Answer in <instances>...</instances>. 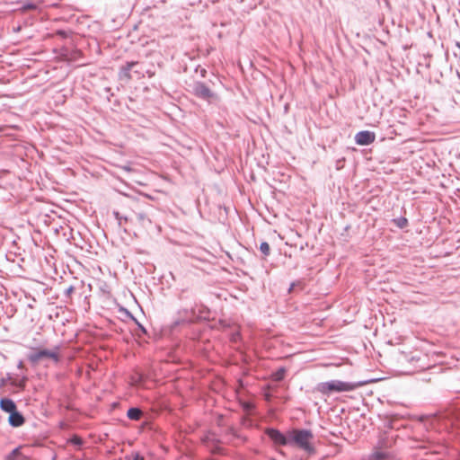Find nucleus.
<instances>
[{"label":"nucleus","instance_id":"obj_1","mask_svg":"<svg viewBox=\"0 0 460 460\" xmlns=\"http://www.w3.org/2000/svg\"><path fill=\"white\" fill-rule=\"evenodd\" d=\"M123 219L125 222H130L137 228H143L146 224L151 223L146 211L145 203L138 200H131L125 206Z\"/></svg>","mask_w":460,"mask_h":460},{"label":"nucleus","instance_id":"obj_2","mask_svg":"<svg viewBox=\"0 0 460 460\" xmlns=\"http://www.w3.org/2000/svg\"><path fill=\"white\" fill-rule=\"evenodd\" d=\"M313 439L314 435L310 430L292 429L289 431V444L295 445L305 452H314Z\"/></svg>","mask_w":460,"mask_h":460},{"label":"nucleus","instance_id":"obj_3","mask_svg":"<svg viewBox=\"0 0 460 460\" xmlns=\"http://www.w3.org/2000/svg\"><path fill=\"white\" fill-rule=\"evenodd\" d=\"M358 385L351 383L333 380L330 382L320 383L317 391L323 394H329L332 392H349L356 389Z\"/></svg>","mask_w":460,"mask_h":460},{"label":"nucleus","instance_id":"obj_4","mask_svg":"<svg viewBox=\"0 0 460 460\" xmlns=\"http://www.w3.org/2000/svg\"><path fill=\"white\" fill-rule=\"evenodd\" d=\"M46 358L58 362L60 360L59 349L58 347L53 349H34L28 356L29 361L35 365Z\"/></svg>","mask_w":460,"mask_h":460},{"label":"nucleus","instance_id":"obj_5","mask_svg":"<svg viewBox=\"0 0 460 460\" xmlns=\"http://www.w3.org/2000/svg\"><path fill=\"white\" fill-rule=\"evenodd\" d=\"M192 93L202 99L210 100L215 97L211 90L202 83H196L192 86Z\"/></svg>","mask_w":460,"mask_h":460},{"label":"nucleus","instance_id":"obj_6","mask_svg":"<svg viewBox=\"0 0 460 460\" xmlns=\"http://www.w3.org/2000/svg\"><path fill=\"white\" fill-rule=\"evenodd\" d=\"M269 438L277 445H288L289 444V432L288 436H285L278 429H269L266 431Z\"/></svg>","mask_w":460,"mask_h":460},{"label":"nucleus","instance_id":"obj_7","mask_svg":"<svg viewBox=\"0 0 460 460\" xmlns=\"http://www.w3.org/2000/svg\"><path fill=\"white\" fill-rule=\"evenodd\" d=\"M376 139V135L374 132H370L367 130L360 131L356 134L355 141L359 146H367L372 144Z\"/></svg>","mask_w":460,"mask_h":460},{"label":"nucleus","instance_id":"obj_8","mask_svg":"<svg viewBox=\"0 0 460 460\" xmlns=\"http://www.w3.org/2000/svg\"><path fill=\"white\" fill-rule=\"evenodd\" d=\"M8 421L10 425L13 427H20L24 423L25 420L22 417V415L16 410L13 412L10 413Z\"/></svg>","mask_w":460,"mask_h":460},{"label":"nucleus","instance_id":"obj_9","mask_svg":"<svg viewBox=\"0 0 460 460\" xmlns=\"http://www.w3.org/2000/svg\"><path fill=\"white\" fill-rule=\"evenodd\" d=\"M0 408L2 411L11 413L16 411V405L14 402L8 398H3L0 400Z\"/></svg>","mask_w":460,"mask_h":460},{"label":"nucleus","instance_id":"obj_10","mask_svg":"<svg viewBox=\"0 0 460 460\" xmlns=\"http://www.w3.org/2000/svg\"><path fill=\"white\" fill-rule=\"evenodd\" d=\"M5 460H27V457L21 452L20 448L13 450L6 457Z\"/></svg>","mask_w":460,"mask_h":460},{"label":"nucleus","instance_id":"obj_11","mask_svg":"<svg viewBox=\"0 0 460 460\" xmlns=\"http://www.w3.org/2000/svg\"><path fill=\"white\" fill-rule=\"evenodd\" d=\"M127 416L133 420H138L142 416V411L137 408H130L128 411Z\"/></svg>","mask_w":460,"mask_h":460},{"label":"nucleus","instance_id":"obj_12","mask_svg":"<svg viewBox=\"0 0 460 460\" xmlns=\"http://www.w3.org/2000/svg\"><path fill=\"white\" fill-rule=\"evenodd\" d=\"M372 457L375 460H385L390 457V454L387 451H383V450L378 449L373 453Z\"/></svg>","mask_w":460,"mask_h":460},{"label":"nucleus","instance_id":"obj_13","mask_svg":"<svg viewBox=\"0 0 460 460\" xmlns=\"http://www.w3.org/2000/svg\"><path fill=\"white\" fill-rule=\"evenodd\" d=\"M285 374L286 370L284 368H280L273 374V378L276 381H281L282 379H284Z\"/></svg>","mask_w":460,"mask_h":460},{"label":"nucleus","instance_id":"obj_14","mask_svg":"<svg viewBox=\"0 0 460 460\" xmlns=\"http://www.w3.org/2000/svg\"><path fill=\"white\" fill-rule=\"evenodd\" d=\"M260 251L265 255L268 256L270 252V244L266 242H263L260 245Z\"/></svg>","mask_w":460,"mask_h":460},{"label":"nucleus","instance_id":"obj_15","mask_svg":"<svg viewBox=\"0 0 460 460\" xmlns=\"http://www.w3.org/2000/svg\"><path fill=\"white\" fill-rule=\"evenodd\" d=\"M394 223L400 228H403L408 225V220L405 217H400L394 220Z\"/></svg>","mask_w":460,"mask_h":460},{"label":"nucleus","instance_id":"obj_16","mask_svg":"<svg viewBox=\"0 0 460 460\" xmlns=\"http://www.w3.org/2000/svg\"><path fill=\"white\" fill-rule=\"evenodd\" d=\"M137 65V62H128L123 67H122V71H127V72H129L131 70V68Z\"/></svg>","mask_w":460,"mask_h":460},{"label":"nucleus","instance_id":"obj_17","mask_svg":"<svg viewBox=\"0 0 460 460\" xmlns=\"http://www.w3.org/2000/svg\"><path fill=\"white\" fill-rule=\"evenodd\" d=\"M71 442H72L73 444H75V445H81V444H82V439H81V438L75 436V437L71 439Z\"/></svg>","mask_w":460,"mask_h":460},{"label":"nucleus","instance_id":"obj_18","mask_svg":"<svg viewBox=\"0 0 460 460\" xmlns=\"http://www.w3.org/2000/svg\"><path fill=\"white\" fill-rule=\"evenodd\" d=\"M7 128H17V127L16 126H3V127H0V132L4 131Z\"/></svg>","mask_w":460,"mask_h":460},{"label":"nucleus","instance_id":"obj_19","mask_svg":"<svg viewBox=\"0 0 460 460\" xmlns=\"http://www.w3.org/2000/svg\"><path fill=\"white\" fill-rule=\"evenodd\" d=\"M134 460H144V457L142 456H140L139 454H135Z\"/></svg>","mask_w":460,"mask_h":460},{"label":"nucleus","instance_id":"obj_20","mask_svg":"<svg viewBox=\"0 0 460 460\" xmlns=\"http://www.w3.org/2000/svg\"><path fill=\"white\" fill-rule=\"evenodd\" d=\"M36 6L34 4H30L28 6H24V9H35Z\"/></svg>","mask_w":460,"mask_h":460},{"label":"nucleus","instance_id":"obj_21","mask_svg":"<svg viewBox=\"0 0 460 460\" xmlns=\"http://www.w3.org/2000/svg\"><path fill=\"white\" fill-rule=\"evenodd\" d=\"M124 72V75L127 78H130V75H129V72H127V71H123Z\"/></svg>","mask_w":460,"mask_h":460},{"label":"nucleus","instance_id":"obj_22","mask_svg":"<svg viewBox=\"0 0 460 460\" xmlns=\"http://www.w3.org/2000/svg\"><path fill=\"white\" fill-rule=\"evenodd\" d=\"M58 34H60L61 36H65V32L63 31H58Z\"/></svg>","mask_w":460,"mask_h":460}]
</instances>
